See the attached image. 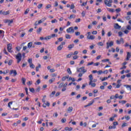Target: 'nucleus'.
Returning <instances> with one entry per match:
<instances>
[{"label":"nucleus","instance_id":"680f3d73","mask_svg":"<svg viewBox=\"0 0 131 131\" xmlns=\"http://www.w3.org/2000/svg\"><path fill=\"white\" fill-rule=\"evenodd\" d=\"M82 17H84L85 16V12L84 11H82L81 13Z\"/></svg>","mask_w":131,"mask_h":131},{"label":"nucleus","instance_id":"a878e982","mask_svg":"<svg viewBox=\"0 0 131 131\" xmlns=\"http://www.w3.org/2000/svg\"><path fill=\"white\" fill-rule=\"evenodd\" d=\"M65 37H66V38H67V39H70V38H71V37L70 36V35H69V34H66Z\"/></svg>","mask_w":131,"mask_h":131},{"label":"nucleus","instance_id":"423d86ee","mask_svg":"<svg viewBox=\"0 0 131 131\" xmlns=\"http://www.w3.org/2000/svg\"><path fill=\"white\" fill-rule=\"evenodd\" d=\"M95 102V100H92L89 103H88L87 105H84V107L86 108V107H89V106H92L93 104H94V102Z\"/></svg>","mask_w":131,"mask_h":131},{"label":"nucleus","instance_id":"0eeeda50","mask_svg":"<svg viewBox=\"0 0 131 131\" xmlns=\"http://www.w3.org/2000/svg\"><path fill=\"white\" fill-rule=\"evenodd\" d=\"M114 28L115 29H120V28H121V26H119L118 24H115Z\"/></svg>","mask_w":131,"mask_h":131},{"label":"nucleus","instance_id":"aec40b11","mask_svg":"<svg viewBox=\"0 0 131 131\" xmlns=\"http://www.w3.org/2000/svg\"><path fill=\"white\" fill-rule=\"evenodd\" d=\"M40 67H41V66L40 63H38V66L36 67V71H38L39 70V68H40Z\"/></svg>","mask_w":131,"mask_h":131},{"label":"nucleus","instance_id":"c85d7f7f","mask_svg":"<svg viewBox=\"0 0 131 131\" xmlns=\"http://www.w3.org/2000/svg\"><path fill=\"white\" fill-rule=\"evenodd\" d=\"M107 11L108 12H111V13H114V9H110V8H107Z\"/></svg>","mask_w":131,"mask_h":131},{"label":"nucleus","instance_id":"e433bc0d","mask_svg":"<svg viewBox=\"0 0 131 131\" xmlns=\"http://www.w3.org/2000/svg\"><path fill=\"white\" fill-rule=\"evenodd\" d=\"M29 90L31 93H34V92H35L34 88H29Z\"/></svg>","mask_w":131,"mask_h":131},{"label":"nucleus","instance_id":"e2e57ef3","mask_svg":"<svg viewBox=\"0 0 131 131\" xmlns=\"http://www.w3.org/2000/svg\"><path fill=\"white\" fill-rule=\"evenodd\" d=\"M122 34H123V33H122L121 31H120L118 32L119 36H122Z\"/></svg>","mask_w":131,"mask_h":131},{"label":"nucleus","instance_id":"f8f14e48","mask_svg":"<svg viewBox=\"0 0 131 131\" xmlns=\"http://www.w3.org/2000/svg\"><path fill=\"white\" fill-rule=\"evenodd\" d=\"M10 14V11H3V15L4 16H7V15H9Z\"/></svg>","mask_w":131,"mask_h":131},{"label":"nucleus","instance_id":"4c0bfd02","mask_svg":"<svg viewBox=\"0 0 131 131\" xmlns=\"http://www.w3.org/2000/svg\"><path fill=\"white\" fill-rule=\"evenodd\" d=\"M113 128H114V129L116 128V126H110L108 127V129H112Z\"/></svg>","mask_w":131,"mask_h":131},{"label":"nucleus","instance_id":"39448f33","mask_svg":"<svg viewBox=\"0 0 131 131\" xmlns=\"http://www.w3.org/2000/svg\"><path fill=\"white\" fill-rule=\"evenodd\" d=\"M13 73L14 76H16V75H17V71H16V70H11L9 74L10 75H12V74H13Z\"/></svg>","mask_w":131,"mask_h":131},{"label":"nucleus","instance_id":"9d476101","mask_svg":"<svg viewBox=\"0 0 131 131\" xmlns=\"http://www.w3.org/2000/svg\"><path fill=\"white\" fill-rule=\"evenodd\" d=\"M104 4H105V5L107 6V7H111V6H112L111 4H109V1H108V0H105Z\"/></svg>","mask_w":131,"mask_h":131},{"label":"nucleus","instance_id":"49530a36","mask_svg":"<svg viewBox=\"0 0 131 131\" xmlns=\"http://www.w3.org/2000/svg\"><path fill=\"white\" fill-rule=\"evenodd\" d=\"M69 80H72V81L74 82L75 81V79L71 77L69 78Z\"/></svg>","mask_w":131,"mask_h":131},{"label":"nucleus","instance_id":"2eb2a0df","mask_svg":"<svg viewBox=\"0 0 131 131\" xmlns=\"http://www.w3.org/2000/svg\"><path fill=\"white\" fill-rule=\"evenodd\" d=\"M21 81H22V83L25 85V83L26 82V79L25 78H21Z\"/></svg>","mask_w":131,"mask_h":131},{"label":"nucleus","instance_id":"f257e3e1","mask_svg":"<svg viewBox=\"0 0 131 131\" xmlns=\"http://www.w3.org/2000/svg\"><path fill=\"white\" fill-rule=\"evenodd\" d=\"M16 59H17V63L19 64L20 62H21V60H22V56H21V54L18 53L16 56Z\"/></svg>","mask_w":131,"mask_h":131},{"label":"nucleus","instance_id":"a211bd4d","mask_svg":"<svg viewBox=\"0 0 131 131\" xmlns=\"http://www.w3.org/2000/svg\"><path fill=\"white\" fill-rule=\"evenodd\" d=\"M55 94H56V91H53L51 93V94L50 95V97L51 98H53L54 96H55Z\"/></svg>","mask_w":131,"mask_h":131},{"label":"nucleus","instance_id":"473e14b6","mask_svg":"<svg viewBox=\"0 0 131 131\" xmlns=\"http://www.w3.org/2000/svg\"><path fill=\"white\" fill-rule=\"evenodd\" d=\"M124 86H125V88H126V89H129V90L131 91V85H124Z\"/></svg>","mask_w":131,"mask_h":131},{"label":"nucleus","instance_id":"052dcab7","mask_svg":"<svg viewBox=\"0 0 131 131\" xmlns=\"http://www.w3.org/2000/svg\"><path fill=\"white\" fill-rule=\"evenodd\" d=\"M60 93L58 92L56 93V94H55V97H59V96H60Z\"/></svg>","mask_w":131,"mask_h":131},{"label":"nucleus","instance_id":"7c9ffc66","mask_svg":"<svg viewBox=\"0 0 131 131\" xmlns=\"http://www.w3.org/2000/svg\"><path fill=\"white\" fill-rule=\"evenodd\" d=\"M40 91V86H38L37 89L35 90V92L37 93H39V92Z\"/></svg>","mask_w":131,"mask_h":131},{"label":"nucleus","instance_id":"ea45409f","mask_svg":"<svg viewBox=\"0 0 131 131\" xmlns=\"http://www.w3.org/2000/svg\"><path fill=\"white\" fill-rule=\"evenodd\" d=\"M42 7V4H40L37 6L38 9H41Z\"/></svg>","mask_w":131,"mask_h":131},{"label":"nucleus","instance_id":"f3484780","mask_svg":"<svg viewBox=\"0 0 131 131\" xmlns=\"http://www.w3.org/2000/svg\"><path fill=\"white\" fill-rule=\"evenodd\" d=\"M32 42H30L28 43V48L29 49H31V47H32Z\"/></svg>","mask_w":131,"mask_h":131},{"label":"nucleus","instance_id":"3c124183","mask_svg":"<svg viewBox=\"0 0 131 131\" xmlns=\"http://www.w3.org/2000/svg\"><path fill=\"white\" fill-rule=\"evenodd\" d=\"M113 125H114V126H116V125H118V122H113Z\"/></svg>","mask_w":131,"mask_h":131},{"label":"nucleus","instance_id":"a19ab883","mask_svg":"<svg viewBox=\"0 0 131 131\" xmlns=\"http://www.w3.org/2000/svg\"><path fill=\"white\" fill-rule=\"evenodd\" d=\"M75 8V6H74V4H72L70 7L71 10H72V9H74Z\"/></svg>","mask_w":131,"mask_h":131},{"label":"nucleus","instance_id":"de8ad7c7","mask_svg":"<svg viewBox=\"0 0 131 131\" xmlns=\"http://www.w3.org/2000/svg\"><path fill=\"white\" fill-rule=\"evenodd\" d=\"M61 122L62 123H65V122H66V118L62 119Z\"/></svg>","mask_w":131,"mask_h":131},{"label":"nucleus","instance_id":"7ed1b4c3","mask_svg":"<svg viewBox=\"0 0 131 131\" xmlns=\"http://www.w3.org/2000/svg\"><path fill=\"white\" fill-rule=\"evenodd\" d=\"M7 50H8V51L9 52V53H12V44H8L7 45Z\"/></svg>","mask_w":131,"mask_h":131},{"label":"nucleus","instance_id":"72a5a7b5","mask_svg":"<svg viewBox=\"0 0 131 131\" xmlns=\"http://www.w3.org/2000/svg\"><path fill=\"white\" fill-rule=\"evenodd\" d=\"M29 8H27L24 13L25 15H27V14L29 13Z\"/></svg>","mask_w":131,"mask_h":131},{"label":"nucleus","instance_id":"338daca9","mask_svg":"<svg viewBox=\"0 0 131 131\" xmlns=\"http://www.w3.org/2000/svg\"><path fill=\"white\" fill-rule=\"evenodd\" d=\"M92 33L93 34H97V33H98V32H97V31H94L92 32Z\"/></svg>","mask_w":131,"mask_h":131},{"label":"nucleus","instance_id":"4d7b16f0","mask_svg":"<svg viewBox=\"0 0 131 131\" xmlns=\"http://www.w3.org/2000/svg\"><path fill=\"white\" fill-rule=\"evenodd\" d=\"M25 91H26V95H28V88H25Z\"/></svg>","mask_w":131,"mask_h":131},{"label":"nucleus","instance_id":"20e7f679","mask_svg":"<svg viewBox=\"0 0 131 131\" xmlns=\"http://www.w3.org/2000/svg\"><path fill=\"white\" fill-rule=\"evenodd\" d=\"M4 23H8V25H10V24H11V23H13V19H11V20L4 19Z\"/></svg>","mask_w":131,"mask_h":131},{"label":"nucleus","instance_id":"13d9d810","mask_svg":"<svg viewBox=\"0 0 131 131\" xmlns=\"http://www.w3.org/2000/svg\"><path fill=\"white\" fill-rule=\"evenodd\" d=\"M91 83V84H89L90 85H91L93 88H95V86H96V83Z\"/></svg>","mask_w":131,"mask_h":131},{"label":"nucleus","instance_id":"a18cd8bd","mask_svg":"<svg viewBox=\"0 0 131 131\" xmlns=\"http://www.w3.org/2000/svg\"><path fill=\"white\" fill-rule=\"evenodd\" d=\"M75 34L76 36H78V35H80V32H76Z\"/></svg>","mask_w":131,"mask_h":131},{"label":"nucleus","instance_id":"0e129e2a","mask_svg":"<svg viewBox=\"0 0 131 131\" xmlns=\"http://www.w3.org/2000/svg\"><path fill=\"white\" fill-rule=\"evenodd\" d=\"M126 77H128V78L130 77H131V73H128V74H126Z\"/></svg>","mask_w":131,"mask_h":131},{"label":"nucleus","instance_id":"5fc2aeb1","mask_svg":"<svg viewBox=\"0 0 131 131\" xmlns=\"http://www.w3.org/2000/svg\"><path fill=\"white\" fill-rule=\"evenodd\" d=\"M121 9H120V8H118V9H116V11L117 12V13L121 12Z\"/></svg>","mask_w":131,"mask_h":131},{"label":"nucleus","instance_id":"b1692460","mask_svg":"<svg viewBox=\"0 0 131 131\" xmlns=\"http://www.w3.org/2000/svg\"><path fill=\"white\" fill-rule=\"evenodd\" d=\"M13 63V60L12 59H10L8 61V65L9 66H11L12 64Z\"/></svg>","mask_w":131,"mask_h":131},{"label":"nucleus","instance_id":"412c9836","mask_svg":"<svg viewBox=\"0 0 131 131\" xmlns=\"http://www.w3.org/2000/svg\"><path fill=\"white\" fill-rule=\"evenodd\" d=\"M106 43H108V45L110 47H112L113 46V45H114V43L112 41H111L110 43L108 42H106Z\"/></svg>","mask_w":131,"mask_h":131},{"label":"nucleus","instance_id":"393cba45","mask_svg":"<svg viewBox=\"0 0 131 131\" xmlns=\"http://www.w3.org/2000/svg\"><path fill=\"white\" fill-rule=\"evenodd\" d=\"M61 88H64L63 86V83L61 82L59 84V85H58V89H61Z\"/></svg>","mask_w":131,"mask_h":131},{"label":"nucleus","instance_id":"bb28decb","mask_svg":"<svg viewBox=\"0 0 131 131\" xmlns=\"http://www.w3.org/2000/svg\"><path fill=\"white\" fill-rule=\"evenodd\" d=\"M106 79H108V78H107V77H104L103 79H102V77L100 78V80H101V81H105Z\"/></svg>","mask_w":131,"mask_h":131},{"label":"nucleus","instance_id":"69168bd1","mask_svg":"<svg viewBox=\"0 0 131 131\" xmlns=\"http://www.w3.org/2000/svg\"><path fill=\"white\" fill-rule=\"evenodd\" d=\"M78 41H79V40H78V39H76L74 41V43H77V42H78Z\"/></svg>","mask_w":131,"mask_h":131},{"label":"nucleus","instance_id":"774afa93","mask_svg":"<svg viewBox=\"0 0 131 131\" xmlns=\"http://www.w3.org/2000/svg\"><path fill=\"white\" fill-rule=\"evenodd\" d=\"M114 120V117H112L110 118V121H113Z\"/></svg>","mask_w":131,"mask_h":131},{"label":"nucleus","instance_id":"5701e85b","mask_svg":"<svg viewBox=\"0 0 131 131\" xmlns=\"http://www.w3.org/2000/svg\"><path fill=\"white\" fill-rule=\"evenodd\" d=\"M63 49V46L62 45H59L57 47V51H61Z\"/></svg>","mask_w":131,"mask_h":131},{"label":"nucleus","instance_id":"f03ea898","mask_svg":"<svg viewBox=\"0 0 131 131\" xmlns=\"http://www.w3.org/2000/svg\"><path fill=\"white\" fill-rule=\"evenodd\" d=\"M67 32L68 33H74V29L73 27H70L67 29Z\"/></svg>","mask_w":131,"mask_h":131},{"label":"nucleus","instance_id":"9b49d317","mask_svg":"<svg viewBox=\"0 0 131 131\" xmlns=\"http://www.w3.org/2000/svg\"><path fill=\"white\" fill-rule=\"evenodd\" d=\"M88 39H95V36L94 35H91V36H87Z\"/></svg>","mask_w":131,"mask_h":131},{"label":"nucleus","instance_id":"bf43d9fd","mask_svg":"<svg viewBox=\"0 0 131 131\" xmlns=\"http://www.w3.org/2000/svg\"><path fill=\"white\" fill-rule=\"evenodd\" d=\"M98 46H100L101 47H103V42H98Z\"/></svg>","mask_w":131,"mask_h":131},{"label":"nucleus","instance_id":"37998d69","mask_svg":"<svg viewBox=\"0 0 131 131\" xmlns=\"http://www.w3.org/2000/svg\"><path fill=\"white\" fill-rule=\"evenodd\" d=\"M12 104H13V101H11L8 104V106L9 107V108H11V105H12Z\"/></svg>","mask_w":131,"mask_h":131},{"label":"nucleus","instance_id":"cd10ccee","mask_svg":"<svg viewBox=\"0 0 131 131\" xmlns=\"http://www.w3.org/2000/svg\"><path fill=\"white\" fill-rule=\"evenodd\" d=\"M119 103H122V105H123L124 104H125V103H126V101H125V100H120V101H119Z\"/></svg>","mask_w":131,"mask_h":131},{"label":"nucleus","instance_id":"4be33fe9","mask_svg":"<svg viewBox=\"0 0 131 131\" xmlns=\"http://www.w3.org/2000/svg\"><path fill=\"white\" fill-rule=\"evenodd\" d=\"M75 17H76V16H75V15H74V14H71L70 16V17H69V19H74V18H75Z\"/></svg>","mask_w":131,"mask_h":131},{"label":"nucleus","instance_id":"603ef678","mask_svg":"<svg viewBox=\"0 0 131 131\" xmlns=\"http://www.w3.org/2000/svg\"><path fill=\"white\" fill-rule=\"evenodd\" d=\"M57 20L56 19H54L51 21V23H57Z\"/></svg>","mask_w":131,"mask_h":131},{"label":"nucleus","instance_id":"6e6d98bb","mask_svg":"<svg viewBox=\"0 0 131 131\" xmlns=\"http://www.w3.org/2000/svg\"><path fill=\"white\" fill-rule=\"evenodd\" d=\"M125 118L126 119V120H129V119H130V118L128 116H125Z\"/></svg>","mask_w":131,"mask_h":131},{"label":"nucleus","instance_id":"ddd939ff","mask_svg":"<svg viewBox=\"0 0 131 131\" xmlns=\"http://www.w3.org/2000/svg\"><path fill=\"white\" fill-rule=\"evenodd\" d=\"M41 30H42V28L39 27L38 29L37 30L36 32L38 34H39L40 32H41Z\"/></svg>","mask_w":131,"mask_h":131},{"label":"nucleus","instance_id":"f704fd0d","mask_svg":"<svg viewBox=\"0 0 131 131\" xmlns=\"http://www.w3.org/2000/svg\"><path fill=\"white\" fill-rule=\"evenodd\" d=\"M34 45H36L37 46H40L41 45V42H34Z\"/></svg>","mask_w":131,"mask_h":131},{"label":"nucleus","instance_id":"1a4fd4ad","mask_svg":"<svg viewBox=\"0 0 131 131\" xmlns=\"http://www.w3.org/2000/svg\"><path fill=\"white\" fill-rule=\"evenodd\" d=\"M89 77L90 80L89 84H91L92 83V82H93V75L92 74L90 75L89 76Z\"/></svg>","mask_w":131,"mask_h":131},{"label":"nucleus","instance_id":"58836bf2","mask_svg":"<svg viewBox=\"0 0 131 131\" xmlns=\"http://www.w3.org/2000/svg\"><path fill=\"white\" fill-rule=\"evenodd\" d=\"M30 68L34 69V67H35V66H34V64H33V63H30Z\"/></svg>","mask_w":131,"mask_h":131},{"label":"nucleus","instance_id":"09e8293b","mask_svg":"<svg viewBox=\"0 0 131 131\" xmlns=\"http://www.w3.org/2000/svg\"><path fill=\"white\" fill-rule=\"evenodd\" d=\"M126 28L128 30H131V25L127 26Z\"/></svg>","mask_w":131,"mask_h":131},{"label":"nucleus","instance_id":"c03bdc74","mask_svg":"<svg viewBox=\"0 0 131 131\" xmlns=\"http://www.w3.org/2000/svg\"><path fill=\"white\" fill-rule=\"evenodd\" d=\"M97 73L98 75H100V74H102V73H103V71L100 70L99 71H97Z\"/></svg>","mask_w":131,"mask_h":131},{"label":"nucleus","instance_id":"864d4df0","mask_svg":"<svg viewBox=\"0 0 131 131\" xmlns=\"http://www.w3.org/2000/svg\"><path fill=\"white\" fill-rule=\"evenodd\" d=\"M52 7V6L50 4L47 5V6L46 7V9H50V8H51Z\"/></svg>","mask_w":131,"mask_h":131},{"label":"nucleus","instance_id":"6e6552de","mask_svg":"<svg viewBox=\"0 0 131 131\" xmlns=\"http://www.w3.org/2000/svg\"><path fill=\"white\" fill-rule=\"evenodd\" d=\"M131 57V54L130 52H127V57L126 58V61H128L129 60L130 58Z\"/></svg>","mask_w":131,"mask_h":131},{"label":"nucleus","instance_id":"8fccbe9b","mask_svg":"<svg viewBox=\"0 0 131 131\" xmlns=\"http://www.w3.org/2000/svg\"><path fill=\"white\" fill-rule=\"evenodd\" d=\"M112 35V33H111V32H108L107 33V36L108 37H110V36H111Z\"/></svg>","mask_w":131,"mask_h":131},{"label":"nucleus","instance_id":"c756f323","mask_svg":"<svg viewBox=\"0 0 131 131\" xmlns=\"http://www.w3.org/2000/svg\"><path fill=\"white\" fill-rule=\"evenodd\" d=\"M67 71L68 73H69V74H72V72H71V70H70V68H68L67 70Z\"/></svg>","mask_w":131,"mask_h":131},{"label":"nucleus","instance_id":"c9c22d12","mask_svg":"<svg viewBox=\"0 0 131 131\" xmlns=\"http://www.w3.org/2000/svg\"><path fill=\"white\" fill-rule=\"evenodd\" d=\"M109 59H104L101 60L102 62H104V63H106V62H109Z\"/></svg>","mask_w":131,"mask_h":131},{"label":"nucleus","instance_id":"4468645a","mask_svg":"<svg viewBox=\"0 0 131 131\" xmlns=\"http://www.w3.org/2000/svg\"><path fill=\"white\" fill-rule=\"evenodd\" d=\"M68 49H69V50H71V49L74 48V45L73 43L71 44L68 46Z\"/></svg>","mask_w":131,"mask_h":131},{"label":"nucleus","instance_id":"dca6fc26","mask_svg":"<svg viewBox=\"0 0 131 131\" xmlns=\"http://www.w3.org/2000/svg\"><path fill=\"white\" fill-rule=\"evenodd\" d=\"M72 110H73V107L72 106H70L69 108H68V112H72Z\"/></svg>","mask_w":131,"mask_h":131},{"label":"nucleus","instance_id":"6ab92c4d","mask_svg":"<svg viewBox=\"0 0 131 131\" xmlns=\"http://www.w3.org/2000/svg\"><path fill=\"white\" fill-rule=\"evenodd\" d=\"M83 68H84V67H82L81 68H80L79 69H77V72H82Z\"/></svg>","mask_w":131,"mask_h":131},{"label":"nucleus","instance_id":"2f4dec72","mask_svg":"<svg viewBox=\"0 0 131 131\" xmlns=\"http://www.w3.org/2000/svg\"><path fill=\"white\" fill-rule=\"evenodd\" d=\"M55 81V78H53L52 79H51L49 80V83H53Z\"/></svg>","mask_w":131,"mask_h":131},{"label":"nucleus","instance_id":"79ce46f5","mask_svg":"<svg viewBox=\"0 0 131 131\" xmlns=\"http://www.w3.org/2000/svg\"><path fill=\"white\" fill-rule=\"evenodd\" d=\"M28 61L29 64H32V58L29 59Z\"/></svg>","mask_w":131,"mask_h":131}]
</instances>
